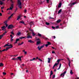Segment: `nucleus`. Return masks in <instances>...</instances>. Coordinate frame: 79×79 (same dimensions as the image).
<instances>
[{"label":"nucleus","mask_w":79,"mask_h":79,"mask_svg":"<svg viewBox=\"0 0 79 79\" xmlns=\"http://www.w3.org/2000/svg\"><path fill=\"white\" fill-rule=\"evenodd\" d=\"M18 7L20 9L22 8V7H21V5H22V3L21 2V1L20 0H18Z\"/></svg>","instance_id":"1"},{"label":"nucleus","mask_w":79,"mask_h":79,"mask_svg":"<svg viewBox=\"0 0 79 79\" xmlns=\"http://www.w3.org/2000/svg\"><path fill=\"white\" fill-rule=\"evenodd\" d=\"M23 44H24V42H23L21 44H19L18 45H21Z\"/></svg>","instance_id":"28"},{"label":"nucleus","mask_w":79,"mask_h":79,"mask_svg":"<svg viewBox=\"0 0 79 79\" xmlns=\"http://www.w3.org/2000/svg\"><path fill=\"white\" fill-rule=\"evenodd\" d=\"M66 71H65L64 73H64V75L65 74H66Z\"/></svg>","instance_id":"54"},{"label":"nucleus","mask_w":79,"mask_h":79,"mask_svg":"<svg viewBox=\"0 0 79 79\" xmlns=\"http://www.w3.org/2000/svg\"><path fill=\"white\" fill-rule=\"evenodd\" d=\"M32 35H33V36H35V34L34 32H32Z\"/></svg>","instance_id":"27"},{"label":"nucleus","mask_w":79,"mask_h":79,"mask_svg":"<svg viewBox=\"0 0 79 79\" xmlns=\"http://www.w3.org/2000/svg\"><path fill=\"white\" fill-rule=\"evenodd\" d=\"M6 46H7V47H9V45L8 44H6V45H5L4 46V47H6Z\"/></svg>","instance_id":"29"},{"label":"nucleus","mask_w":79,"mask_h":79,"mask_svg":"<svg viewBox=\"0 0 79 79\" xmlns=\"http://www.w3.org/2000/svg\"><path fill=\"white\" fill-rule=\"evenodd\" d=\"M27 10H26V9H25V10H24V13H26L27 12Z\"/></svg>","instance_id":"57"},{"label":"nucleus","mask_w":79,"mask_h":79,"mask_svg":"<svg viewBox=\"0 0 79 79\" xmlns=\"http://www.w3.org/2000/svg\"><path fill=\"white\" fill-rule=\"evenodd\" d=\"M64 76V74L63 73H62L60 75V76Z\"/></svg>","instance_id":"37"},{"label":"nucleus","mask_w":79,"mask_h":79,"mask_svg":"<svg viewBox=\"0 0 79 79\" xmlns=\"http://www.w3.org/2000/svg\"><path fill=\"white\" fill-rule=\"evenodd\" d=\"M38 50H41V48H40V46H38Z\"/></svg>","instance_id":"30"},{"label":"nucleus","mask_w":79,"mask_h":79,"mask_svg":"<svg viewBox=\"0 0 79 79\" xmlns=\"http://www.w3.org/2000/svg\"><path fill=\"white\" fill-rule=\"evenodd\" d=\"M61 11H62V9H60L58 11V14H60L61 12Z\"/></svg>","instance_id":"17"},{"label":"nucleus","mask_w":79,"mask_h":79,"mask_svg":"<svg viewBox=\"0 0 79 79\" xmlns=\"http://www.w3.org/2000/svg\"><path fill=\"white\" fill-rule=\"evenodd\" d=\"M48 63H50V60H51V59L50 58H48Z\"/></svg>","instance_id":"18"},{"label":"nucleus","mask_w":79,"mask_h":79,"mask_svg":"<svg viewBox=\"0 0 79 79\" xmlns=\"http://www.w3.org/2000/svg\"><path fill=\"white\" fill-rule=\"evenodd\" d=\"M76 2H74V3H72L71 4V5H74V4H76Z\"/></svg>","instance_id":"38"},{"label":"nucleus","mask_w":79,"mask_h":79,"mask_svg":"<svg viewBox=\"0 0 79 79\" xmlns=\"http://www.w3.org/2000/svg\"><path fill=\"white\" fill-rule=\"evenodd\" d=\"M36 60V59L35 58H33V61H34V60Z\"/></svg>","instance_id":"56"},{"label":"nucleus","mask_w":79,"mask_h":79,"mask_svg":"<svg viewBox=\"0 0 79 79\" xmlns=\"http://www.w3.org/2000/svg\"><path fill=\"white\" fill-rule=\"evenodd\" d=\"M11 18V17L10 16L8 17V21H9V20H10V19Z\"/></svg>","instance_id":"44"},{"label":"nucleus","mask_w":79,"mask_h":79,"mask_svg":"<svg viewBox=\"0 0 79 79\" xmlns=\"http://www.w3.org/2000/svg\"><path fill=\"white\" fill-rule=\"evenodd\" d=\"M44 45H45V44H44L43 45L40 46V48H41V49H42V48H44Z\"/></svg>","instance_id":"24"},{"label":"nucleus","mask_w":79,"mask_h":79,"mask_svg":"<svg viewBox=\"0 0 79 79\" xmlns=\"http://www.w3.org/2000/svg\"><path fill=\"white\" fill-rule=\"evenodd\" d=\"M70 63H71V62H69L68 65L69 66L70 68H71V66L70 65Z\"/></svg>","instance_id":"42"},{"label":"nucleus","mask_w":79,"mask_h":79,"mask_svg":"<svg viewBox=\"0 0 79 79\" xmlns=\"http://www.w3.org/2000/svg\"><path fill=\"white\" fill-rule=\"evenodd\" d=\"M12 60H18V59L17 58H13L12 59Z\"/></svg>","instance_id":"32"},{"label":"nucleus","mask_w":79,"mask_h":79,"mask_svg":"<svg viewBox=\"0 0 79 79\" xmlns=\"http://www.w3.org/2000/svg\"><path fill=\"white\" fill-rule=\"evenodd\" d=\"M46 24L47 25V26H49L50 25V23H48V22H46Z\"/></svg>","instance_id":"26"},{"label":"nucleus","mask_w":79,"mask_h":79,"mask_svg":"<svg viewBox=\"0 0 79 79\" xmlns=\"http://www.w3.org/2000/svg\"><path fill=\"white\" fill-rule=\"evenodd\" d=\"M10 46H11V47H13V46H12V45L11 44H10V45H9V47H10Z\"/></svg>","instance_id":"62"},{"label":"nucleus","mask_w":79,"mask_h":79,"mask_svg":"<svg viewBox=\"0 0 79 79\" xmlns=\"http://www.w3.org/2000/svg\"><path fill=\"white\" fill-rule=\"evenodd\" d=\"M67 59L69 61V62H71L70 60H69V58H67Z\"/></svg>","instance_id":"47"},{"label":"nucleus","mask_w":79,"mask_h":79,"mask_svg":"<svg viewBox=\"0 0 79 79\" xmlns=\"http://www.w3.org/2000/svg\"><path fill=\"white\" fill-rule=\"evenodd\" d=\"M3 65H4V64L3 63H0V67L3 66Z\"/></svg>","instance_id":"23"},{"label":"nucleus","mask_w":79,"mask_h":79,"mask_svg":"<svg viewBox=\"0 0 79 79\" xmlns=\"http://www.w3.org/2000/svg\"><path fill=\"white\" fill-rule=\"evenodd\" d=\"M3 74V75H6V73H5V72H3L2 73Z\"/></svg>","instance_id":"41"},{"label":"nucleus","mask_w":79,"mask_h":79,"mask_svg":"<svg viewBox=\"0 0 79 79\" xmlns=\"http://www.w3.org/2000/svg\"><path fill=\"white\" fill-rule=\"evenodd\" d=\"M47 3H49V2H51V3H52V1H50V0H46Z\"/></svg>","instance_id":"14"},{"label":"nucleus","mask_w":79,"mask_h":79,"mask_svg":"<svg viewBox=\"0 0 79 79\" xmlns=\"http://www.w3.org/2000/svg\"><path fill=\"white\" fill-rule=\"evenodd\" d=\"M3 4V2H2V1L0 0V5H2Z\"/></svg>","instance_id":"22"},{"label":"nucleus","mask_w":79,"mask_h":79,"mask_svg":"<svg viewBox=\"0 0 79 79\" xmlns=\"http://www.w3.org/2000/svg\"><path fill=\"white\" fill-rule=\"evenodd\" d=\"M17 60H20V61H21V60H22L21 59V57L19 56V57H18L17 58Z\"/></svg>","instance_id":"11"},{"label":"nucleus","mask_w":79,"mask_h":79,"mask_svg":"<svg viewBox=\"0 0 79 79\" xmlns=\"http://www.w3.org/2000/svg\"><path fill=\"white\" fill-rule=\"evenodd\" d=\"M47 43H48V45H51V43H50V42H48Z\"/></svg>","instance_id":"33"},{"label":"nucleus","mask_w":79,"mask_h":79,"mask_svg":"<svg viewBox=\"0 0 79 79\" xmlns=\"http://www.w3.org/2000/svg\"><path fill=\"white\" fill-rule=\"evenodd\" d=\"M7 22L8 20H6L4 22V23H5V24H7Z\"/></svg>","instance_id":"35"},{"label":"nucleus","mask_w":79,"mask_h":79,"mask_svg":"<svg viewBox=\"0 0 79 79\" xmlns=\"http://www.w3.org/2000/svg\"><path fill=\"white\" fill-rule=\"evenodd\" d=\"M1 28H2V30H4V29L6 28V27H5V26H4L3 27H1Z\"/></svg>","instance_id":"16"},{"label":"nucleus","mask_w":79,"mask_h":79,"mask_svg":"<svg viewBox=\"0 0 79 79\" xmlns=\"http://www.w3.org/2000/svg\"><path fill=\"white\" fill-rule=\"evenodd\" d=\"M55 75H53V77H52V79H53V78H55Z\"/></svg>","instance_id":"51"},{"label":"nucleus","mask_w":79,"mask_h":79,"mask_svg":"<svg viewBox=\"0 0 79 79\" xmlns=\"http://www.w3.org/2000/svg\"><path fill=\"white\" fill-rule=\"evenodd\" d=\"M14 14H15V13H13V14H12L10 16L11 17H12V16H13V15H14Z\"/></svg>","instance_id":"49"},{"label":"nucleus","mask_w":79,"mask_h":79,"mask_svg":"<svg viewBox=\"0 0 79 79\" xmlns=\"http://www.w3.org/2000/svg\"><path fill=\"white\" fill-rule=\"evenodd\" d=\"M17 10H18V8H16L15 11V13L17 11Z\"/></svg>","instance_id":"52"},{"label":"nucleus","mask_w":79,"mask_h":79,"mask_svg":"<svg viewBox=\"0 0 79 79\" xmlns=\"http://www.w3.org/2000/svg\"><path fill=\"white\" fill-rule=\"evenodd\" d=\"M11 34H12L13 35H15V33H13V31H11Z\"/></svg>","instance_id":"43"},{"label":"nucleus","mask_w":79,"mask_h":79,"mask_svg":"<svg viewBox=\"0 0 79 79\" xmlns=\"http://www.w3.org/2000/svg\"><path fill=\"white\" fill-rule=\"evenodd\" d=\"M52 29H55V27L53 26H52Z\"/></svg>","instance_id":"50"},{"label":"nucleus","mask_w":79,"mask_h":79,"mask_svg":"<svg viewBox=\"0 0 79 79\" xmlns=\"http://www.w3.org/2000/svg\"><path fill=\"white\" fill-rule=\"evenodd\" d=\"M52 53H53H53H55V54H56V53H55V51H52Z\"/></svg>","instance_id":"48"},{"label":"nucleus","mask_w":79,"mask_h":79,"mask_svg":"<svg viewBox=\"0 0 79 79\" xmlns=\"http://www.w3.org/2000/svg\"><path fill=\"white\" fill-rule=\"evenodd\" d=\"M19 23H22V24H25L24 22V21H23V20H22L21 21H20Z\"/></svg>","instance_id":"21"},{"label":"nucleus","mask_w":79,"mask_h":79,"mask_svg":"<svg viewBox=\"0 0 79 79\" xmlns=\"http://www.w3.org/2000/svg\"><path fill=\"white\" fill-rule=\"evenodd\" d=\"M59 26H57L56 27V29H59Z\"/></svg>","instance_id":"34"},{"label":"nucleus","mask_w":79,"mask_h":79,"mask_svg":"<svg viewBox=\"0 0 79 79\" xmlns=\"http://www.w3.org/2000/svg\"><path fill=\"white\" fill-rule=\"evenodd\" d=\"M32 24H33V22L32 21L30 22L29 24L30 26L31 27L32 26Z\"/></svg>","instance_id":"8"},{"label":"nucleus","mask_w":79,"mask_h":79,"mask_svg":"<svg viewBox=\"0 0 79 79\" xmlns=\"http://www.w3.org/2000/svg\"><path fill=\"white\" fill-rule=\"evenodd\" d=\"M24 53L25 55H26L27 54V52H25Z\"/></svg>","instance_id":"63"},{"label":"nucleus","mask_w":79,"mask_h":79,"mask_svg":"<svg viewBox=\"0 0 79 79\" xmlns=\"http://www.w3.org/2000/svg\"><path fill=\"white\" fill-rule=\"evenodd\" d=\"M10 40H11V42H12V41H13V39H10Z\"/></svg>","instance_id":"61"},{"label":"nucleus","mask_w":79,"mask_h":79,"mask_svg":"<svg viewBox=\"0 0 79 79\" xmlns=\"http://www.w3.org/2000/svg\"><path fill=\"white\" fill-rule=\"evenodd\" d=\"M49 19H54V18L50 17H49Z\"/></svg>","instance_id":"55"},{"label":"nucleus","mask_w":79,"mask_h":79,"mask_svg":"<svg viewBox=\"0 0 79 79\" xmlns=\"http://www.w3.org/2000/svg\"><path fill=\"white\" fill-rule=\"evenodd\" d=\"M60 60V59H59V60H57V63H59L60 62V60Z\"/></svg>","instance_id":"39"},{"label":"nucleus","mask_w":79,"mask_h":79,"mask_svg":"<svg viewBox=\"0 0 79 79\" xmlns=\"http://www.w3.org/2000/svg\"><path fill=\"white\" fill-rule=\"evenodd\" d=\"M57 65H58L57 64V63H55V64H54V66H57Z\"/></svg>","instance_id":"40"},{"label":"nucleus","mask_w":79,"mask_h":79,"mask_svg":"<svg viewBox=\"0 0 79 79\" xmlns=\"http://www.w3.org/2000/svg\"><path fill=\"white\" fill-rule=\"evenodd\" d=\"M48 44H46L45 45V46H46V47H48Z\"/></svg>","instance_id":"53"},{"label":"nucleus","mask_w":79,"mask_h":79,"mask_svg":"<svg viewBox=\"0 0 79 79\" xmlns=\"http://www.w3.org/2000/svg\"><path fill=\"white\" fill-rule=\"evenodd\" d=\"M40 44V41H37V42H36V45H39V44Z\"/></svg>","instance_id":"20"},{"label":"nucleus","mask_w":79,"mask_h":79,"mask_svg":"<svg viewBox=\"0 0 79 79\" xmlns=\"http://www.w3.org/2000/svg\"><path fill=\"white\" fill-rule=\"evenodd\" d=\"M70 74H73V71L71 70H70Z\"/></svg>","instance_id":"36"},{"label":"nucleus","mask_w":79,"mask_h":79,"mask_svg":"<svg viewBox=\"0 0 79 79\" xmlns=\"http://www.w3.org/2000/svg\"><path fill=\"white\" fill-rule=\"evenodd\" d=\"M52 74H53V71H52V70L51 71V73H50V78H52Z\"/></svg>","instance_id":"7"},{"label":"nucleus","mask_w":79,"mask_h":79,"mask_svg":"<svg viewBox=\"0 0 79 79\" xmlns=\"http://www.w3.org/2000/svg\"><path fill=\"white\" fill-rule=\"evenodd\" d=\"M18 41H19V39H16V41L14 43V44H17Z\"/></svg>","instance_id":"9"},{"label":"nucleus","mask_w":79,"mask_h":79,"mask_svg":"<svg viewBox=\"0 0 79 79\" xmlns=\"http://www.w3.org/2000/svg\"><path fill=\"white\" fill-rule=\"evenodd\" d=\"M21 16H18L17 20H19V19H20Z\"/></svg>","instance_id":"25"},{"label":"nucleus","mask_w":79,"mask_h":79,"mask_svg":"<svg viewBox=\"0 0 79 79\" xmlns=\"http://www.w3.org/2000/svg\"><path fill=\"white\" fill-rule=\"evenodd\" d=\"M61 3H60L59 4V5L58 6V8H61Z\"/></svg>","instance_id":"15"},{"label":"nucleus","mask_w":79,"mask_h":79,"mask_svg":"<svg viewBox=\"0 0 79 79\" xmlns=\"http://www.w3.org/2000/svg\"><path fill=\"white\" fill-rule=\"evenodd\" d=\"M52 37H53L54 39H55V38H56L55 36H52Z\"/></svg>","instance_id":"59"},{"label":"nucleus","mask_w":79,"mask_h":79,"mask_svg":"<svg viewBox=\"0 0 79 79\" xmlns=\"http://www.w3.org/2000/svg\"><path fill=\"white\" fill-rule=\"evenodd\" d=\"M61 20L60 19H58L56 21V23H60V22H61Z\"/></svg>","instance_id":"12"},{"label":"nucleus","mask_w":79,"mask_h":79,"mask_svg":"<svg viewBox=\"0 0 79 79\" xmlns=\"http://www.w3.org/2000/svg\"><path fill=\"white\" fill-rule=\"evenodd\" d=\"M3 35H0V39H2V37H3Z\"/></svg>","instance_id":"31"},{"label":"nucleus","mask_w":79,"mask_h":79,"mask_svg":"<svg viewBox=\"0 0 79 79\" xmlns=\"http://www.w3.org/2000/svg\"><path fill=\"white\" fill-rule=\"evenodd\" d=\"M35 39L36 40H40V39L39 38L37 39V38L36 37Z\"/></svg>","instance_id":"45"},{"label":"nucleus","mask_w":79,"mask_h":79,"mask_svg":"<svg viewBox=\"0 0 79 79\" xmlns=\"http://www.w3.org/2000/svg\"><path fill=\"white\" fill-rule=\"evenodd\" d=\"M15 27V26L13 25H9L7 27L8 29H12Z\"/></svg>","instance_id":"3"},{"label":"nucleus","mask_w":79,"mask_h":79,"mask_svg":"<svg viewBox=\"0 0 79 79\" xmlns=\"http://www.w3.org/2000/svg\"><path fill=\"white\" fill-rule=\"evenodd\" d=\"M4 8V7H1V10H2V9H3Z\"/></svg>","instance_id":"64"},{"label":"nucleus","mask_w":79,"mask_h":79,"mask_svg":"<svg viewBox=\"0 0 79 79\" xmlns=\"http://www.w3.org/2000/svg\"><path fill=\"white\" fill-rule=\"evenodd\" d=\"M13 8V4H12L11 5V7H10V8L7 9V10H12Z\"/></svg>","instance_id":"4"},{"label":"nucleus","mask_w":79,"mask_h":79,"mask_svg":"<svg viewBox=\"0 0 79 79\" xmlns=\"http://www.w3.org/2000/svg\"><path fill=\"white\" fill-rule=\"evenodd\" d=\"M37 35L38 36H39L40 37H42V34H40L39 33H38Z\"/></svg>","instance_id":"13"},{"label":"nucleus","mask_w":79,"mask_h":79,"mask_svg":"<svg viewBox=\"0 0 79 79\" xmlns=\"http://www.w3.org/2000/svg\"><path fill=\"white\" fill-rule=\"evenodd\" d=\"M27 39H30V38H31V39H32V36H31L30 35H29V34H28V36L27 37Z\"/></svg>","instance_id":"5"},{"label":"nucleus","mask_w":79,"mask_h":79,"mask_svg":"<svg viewBox=\"0 0 79 79\" xmlns=\"http://www.w3.org/2000/svg\"><path fill=\"white\" fill-rule=\"evenodd\" d=\"M17 35H21V33L20 31H19L17 33Z\"/></svg>","instance_id":"10"},{"label":"nucleus","mask_w":79,"mask_h":79,"mask_svg":"<svg viewBox=\"0 0 79 79\" xmlns=\"http://www.w3.org/2000/svg\"><path fill=\"white\" fill-rule=\"evenodd\" d=\"M61 64L60 63V64L59 68L57 69L58 70L60 69V68H61Z\"/></svg>","instance_id":"19"},{"label":"nucleus","mask_w":79,"mask_h":79,"mask_svg":"<svg viewBox=\"0 0 79 79\" xmlns=\"http://www.w3.org/2000/svg\"><path fill=\"white\" fill-rule=\"evenodd\" d=\"M11 3H12V4H13V3H14V2L13 1H11Z\"/></svg>","instance_id":"58"},{"label":"nucleus","mask_w":79,"mask_h":79,"mask_svg":"<svg viewBox=\"0 0 79 79\" xmlns=\"http://www.w3.org/2000/svg\"><path fill=\"white\" fill-rule=\"evenodd\" d=\"M13 47V46L10 47H8V48H6V49H4L3 50H2L1 51V50H0V53H1L2 52H4L5 51H7L8 49L10 48H12Z\"/></svg>","instance_id":"2"},{"label":"nucleus","mask_w":79,"mask_h":79,"mask_svg":"<svg viewBox=\"0 0 79 79\" xmlns=\"http://www.w3.org/2000/svg\"><path fill=\"white\" fill-rule=\"evenodd\" d=\"M38 60L40 61H41V62H42V60L40 59V58H38Z\"/></svg>","instance_id":"46"},{"label":"nucleus","mask_w":79,"mask_h":79,"mask_svg":"<svg viewBox=\"0 0 79 79\" xmlns=\"http://www.w3.org/2000/svg\"><path fill=\"white\" fill-rule=\"evenodd\" d=\"M28 42L32 43V44L34 43V42L33 41L31 40H28Z\"/></svg>","instance_id":"6"},{"label":"nucleus","mask_w":79,"mask_h":79,"mask_svg":"<svg viewBox=\"0 0 79 79\" xmlns=\"http://www.w3.org/2000/svg\"><path fill=\"white\" fill-rule=\"evenodd\" d=\"M8 24H6V27H8Z\"/></svg>","instance_id":"60"}]
</instances>
